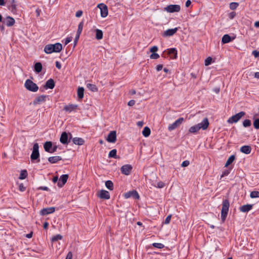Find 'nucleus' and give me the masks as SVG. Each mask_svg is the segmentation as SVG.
Here are the masks:
<instances>
[{
  "label": "nucleus",
  "mask_w": 259,
  "mask_h": 259,
  "mask_svg": "<svg viewBox=\"0 0 259 259\" xmlns=\"http://www.w3.org/2000/svg\"><path fill=\"white\" fill-rule=\"evenodd\" d=\"M62 49V46L60 43H56L55 44H49L46 45L44 48V51L47 54H51L52 53H59Z\"/></svg>",
  "instance_id": "nucleus-1"
},
{
  "label": "nucleus",
  "mask_w": 259,
  "mask_h": 259,
  "mask_svg": "<svg viewBox=\"0 0 259 259\" xmlns=\"http://www.w3.org/2000/svg\"><path fill=\"white\" fill-rule=\"evenodd\" d=\"M222 208L221 210V219L224 222L226 219L230 206V203L227 199L224 200L223 201Z\"/></svg>",
  "instance_id": "nucleus-2"
},
{
  "label": "nucleus",
  "mask_w": 259,
  "mask_h": 259,
  "mask_svg": "<svg viewBox=\"0 0 259 259\" xmlns=\"http://www.w3.org/2000/svg\"><path fill=\"white\" fill-rule=\"evenodd\" d=\"M97 7L100 9V15L102 18H106L108 15L107 6L104 3L99 4Z\"/></svg>",
  "instance_id": "nucleus-3"
},
{
  "label": "nucleus",
  "mask_w": 259,
  "mask_h": 259,
  "mask_svg": "<svg viewBox=\"0 0 259 259\" xmlns=\"http://www.w3.org/2000/svg\"><path fill=\"white\" fill-rule=\"evenodd\" d=\"M25 87L28 90L34 92H36L38 89L36 84L30 79L26 80L25 83Z\"/></svg>",
  "instance_id": "nucleus-4"
},
{
  "label": "nucleus",
  "mask_w": 259,
  "mask_h": 259,
  "mask_svg": "<svg viewBox=\"0 0 259 259\" xmlns=\"http://www.w3.org/2000/svg\"><path fill=\"white\" fill-rule=\"evenodd\" d=\"M164 11L168 13L179 12L181 6L179 5H169L164 8Z\"/></svg>",
  "instance_id": "nucleus-5"
},
{
  "label": "nucleus",
  "mask_w": 259,
  "mask_h": 259,
  "mask_svg": "<svg viewBox=\"0 0 259 259\" xmlns=\"http://www.w3.org/2000/svg\"><path fill=\"white\" fill-rule=\"evenodd\" d=\"M245 115V113L243 111L240 112L237 114L232 116L228 119V122L229 123H236L240 120V119Z\"/></svg>",
  "instance_id": "nucleus-6"
},
{
  "label": "nucleus",
  "mask_w": 259,
  "mask_h": 259,
  "mask_svg": "<svg viewBox=\"0 0 259 259\" xmlns=\"http://www.w3.org/2000/svg\"><path fill=\"white\" fill-rule=\"evenodd\" d=\"M38 149V144L37 143L34 144L33 147V151L30 156L31 160H36L38 158L39 156Z\"/></svg>",
  "instance_id": "nucleus-7"
},
{
  "label": "nucleus",
  "mask_w": 259,
  "mask_h": 259,
  "mask_svg": "<svg viewBox=\"0 0 259 259\" xmlns=\"http://www.w3.org/2000/svg\"><path fill=\"white\" fill-rule=\"evenodd\" d=\"M183 121L184 118L183 117L179 118L177 120H176L174 123L168 125V130L169 131H171L176 129L177 127H178L180 124L182 123Z\"/></svg>",
  "instance_id": "nucleus-8"
},
{
  "label": "nucleus",
  "mask_w": 259,
  "mask_h": 259,
  "mask_svg": "<svg viewBox=\"0 0 259 259\" xmlns=\"http://www.w3.org/2000/svg\"><path fill=\"white\" fill-rule=\"evenodd\" d=\"M133 166L131 164H125L121 166L120 170L122 174L128 176L132 170Z\"/></svg>",
  "instance_id": "nucleus-9"
},
{
  "label": "nucleus",
  "mask_w": 259,
  "mask_h": 259,
  "mask_svg": "<svg viewBox=\"0 0 259 259\" xmlns=\"http://www.w3.org/2000/svg\"><path fill=\"white\" fill-rule=\"evenodd\" d=\"M106 140L109 143H115L116 141V133L115 131H111L108 135Z\"/></svg>",
  "instance_id": "nucleus-10"
},
{
  "label": "nucleus",
  "mask_w": 259,
  "mask_h": 259,
  "mask_svg": "<svg viewBox=\"0 0 259 259\" xmlns=\"http://www.w3.org/2000/svg\"><path fill=\"white\" fill-rule=\"evenodd\" d=\"M209 124L208 120L207 118H205L203 119L201 122L196 124L197 126H199L200 130H205L207 128Z\"/></svg>",
  "instance_id": "nucleus-11"
},
{
  "label": "nucleus",
  "mask_w": 259,
  "mask_h": 259,
  "mask_svg": "<svg viewBox=\"0 0 259 259\" xmlns=\"http://www.w3.org/2000/svg\"><path fill=\"white\" fill-rule=\"evenodd\" d=\"M55 211V207H50L47 208H45L41 209L40 211V213L42 215H45L49 214H51L53 213Z\"/></svg>",
  "instance_id": "nucleus-12"
},
{
  "label": "nucleus",
  "mask_w": 259,
  "mask_h": 259,
  "mask_svg": "<svg viewBox=\"0 0 259 259\" xmlns=\"http://www.w3.org/2000/svg\"><path fill=\"white\" fill-rule=\"evenodd\" d=\"M68 178V175H62L58 182V186L59 187L61 188L66 183L67 179Z\"/></svg>",
  "instance_id": "nucleus-13"
},
{
  "label": "nucleus",
  "mask_w": 259,
  "mask_h": 259,
  "mask_svg": "<svg viewBox=\"0 0 259 259\" xmlns=\"http://www.w3.org/2000/svg\"><path fill=\"white\" fill-rule=\"evenodd\" d=\"M178 29V28L177 27H176L173 29H168L163 32L162 36L164 37H168L172 36L177 32Z\"/></svg>",
  "instance_id": "nucleus-14"
},
{
  "label": "nucleus",
  "mask_w": 259,
  "mask_h": 259,
  "mask_svg": "<svg viewBox=\"0 0 259 259\" xmlns=\"http://www.w3.org/2000/svg\"><path fill=\"white\" fill-rule=\"evenodd\" d=\"M98 196L102 199H109L110 198L109 192L105 190L100 191L98 193Z\"/></svg>",
  "instance_id": "nucleus-15"
},
{
  "label": "nucleus",
  "mask_w": 259,
  "mask_h": 259,
  "mask_svg": "<svg viewBox=\"0 0 259 259\" xmlns=\"http://www.w3.org/2000/svg\"><path fill=\"white\" fill-rule=\"evenodd\" d=\"M7 26H12L15 22L14 19L10 16L7 17L3 21Z\"/></svg>",
  "instance_id": "nucleus-16"
},
{
  "label": "nucleus",
  "mask_w": 259,
  "mask_h": 259,
  "mask_svg": "<svg viewBox=\"0 0 259 259\" xmlns=\"http://www.w3.org/2000/svg\"><path fill=\"white\" fill-rule=\"evenodd\" d=\"M124 196L125 198H128L131 197H133L136 199L139 198V195L137 192L136 191L128 192L124 194Z\"/></svg>",
  "instance_id": "nucleus-17"
},
{
  "label": "nucleus",
  "mask_w": 259,
  "mask_h": 259,
  "mask_svg": "<svg viewBox=\"0 0 259 259\" xmlns=\"http://www.w3.org/2000/svg\"><path fill=\"white\" fill-rule=\"evenodd\" d=\"M77 106H78L75 104H69L66 105L64 108V110L66 112H71L75 111L77 109Z\"/></svg>",
  "instance_id": "nucleus-18"
},
{
  "label": "nucleus",
  "mask_w": 259,
  "mask_h": 259,
  "mask_svg": "<svg viewBox=\"0 0 259 259\" xmlns=\"http://www.w3.org/2000/svg\"><path fill=\"white\" fill-rule=\"evenodd\" d=\"M47 97L45 95H41V96L37 97V98H35V99L33 101V104L34 105L39 104L41 103L45 102Z\"/></svg>",
  "instance_id": "nucleus-19"
},
{
  "label": "nucleus",
  "mask_w": 259,
  "mask_h": 259,
  "mask_svg": "<svg viewBox=\"0 0 259 259\" xmlns=\"http://www.w3.org/2000/svg\"><path fill=\"white\" fill-rule=\"evenodd\" d=\"M252 204L244 205L240 207L239 210L242 212H246L250 210L252 208Z\"/></svg>",
  "instance_id": "nucleus-20"
},
{
  "label": "nucleus",
  "mask_w": 259,
  "mask_h": 259,
  "mask_svg": "<svg viewBox=\"0 0 259 259\" xmlns=\"http://www.w3.org/2000/svg\"><path fill=\"white\" fill-rule=\"evenodd\" d=\"M55 87V82L53 79H49L46 83L45 88L46 89H53Z\"/></svg>",
  "instance_id": "nucleus-21"
},
{
  "label": "nucleus",
  "mask_w": 259,
  "mask_h": 259,
  "mask_svg": "<svg viewBox=\"0 0 259 259\" xmlns=\"http://www.w3.org/2000/svg\"><path fill=\"white\" fill-rule=\"evenodd\" d=\"M240 151L246 154H248L251 152V148L249 146H243L240 148Z\"/></svg>",
  "instance_id": "nucleus-22"
},
{
  "label": "nucleus",
  "mask_w": 259,
  "mask_h": 259,
  "mask_svg": "<svg viewBox=\"0 0 259 259\" xmlns=\"http://www.w3.org/2000/svg\"><path fill=\"white\" fill-rule=\"evenodd\" d=\"M62 159V158L59 156H52L48 158V161L51 163H56L59 161L61 160Z\"/></svg>",
  "instance_id": "nucleus-23"
},
{
  "label": "nucleus",
  "mask_w": 259,
  "mask_h": 259,
  "mask_svg": "<svg viewBox=\"0 0 259 259\" xmlns=\"http://www.w3.org/2000/svg\"><path fill=\"white\" fill-rule=\"evenodd\" d=\"M68 135L66 132H63L61 136L60 141V142L62 144H65L68 143Z\"/></svg>",
  "instance_id": "nucleus-24"
},
{
  "label": "nucleus",
  "mask_w": 259,
  "mask_h": 259,
  "mask_svg": "<svg viewBox=\"0 0 259 259\" xmlns=\"http://www.w3.org/2000/svg\"><path fill=\"white\" fill-rule=\"evenodd\" d=\"M44 147L47 152L51 153L52 148V143L50 141L45 142L44 145Z\"/></svg>",
  "instance_id": "nucleus-25"
},
{
  "label": "nucleus",
  "mask_w": 259,
  "mask_h": 259,
  "mask_svg": "<svg viewBox=\"0 0 259 259\" xmlns=\"http://www.w3.org/2000/svg\"><path fill=\"white\" fill-rule=\"evenodd\" d=\"M72 142L74 144L78 145H82L84 143L83 139L77 137L73 138Z\"/></svg>",
  "instance_id": "nucleus-26"
},
{
  "label": "nucleus",
  "mask_w": 259,
  "mask_h": 259,
  "mask_svg": "<svg viewBox=\"0 0 259 259\" xmlns=\"http://www.w3.org/2000/svg\"><path fill=\"white\" fill-rule=\"evenodd\" d=\"M168 54L170 55H173L171 56L172 59H175L177 57V51L175 48H171L168 50Z\"/></svg>",
  "instance_id": "nucleus-27"
},
{
  "label": "nucleus",
  "mask_w": 259,
  "mask_h": 259,
  "mask_svg": "<svg viewBox=\"0 0 259 259\" xmlns=\"http://www.w3.org/2000/svg\"><path fill=\"white\" fill-rule=\"evenodd\" d=\"M84 96V89L83 87H79L77 90V97L79 99H82Z\"/></svg>",
  "instance_id": "nucleus-28"
},
{
  "label": "nucleus",
  "mask_w": 259,
  "mask_h": 259,
  "mask_svg": "<svg viewBox=\"0 0 259 259\" xmlns=\"http://www.w3.org/2000/svg\"><path fill=\"white\" fill-rule=\"evenodd\" d=\"M199 130H200L199 126H197V125H195L191 126L189 129V132L191 133L196 134L198 132V131Z\"/></svg>",
  "instance_id": "nucleus-29"
},
{
  "label": "nucleus",
  "mask_w": 259,
  "mask_h": 259,
  "mask_svg": "<svg viewBox=\"0 0 259 259\" xmlns=\"http://www.w3.org/2000/svg\"><path fill=\"white\" fill-rule=\"evenodd\" d=\"M231 41V38L228 34L224 35L222 38V42L223 44H227Z\"/></svg>",
  "instance_id": "nucleus-30"
},
{
  "label": "nucleus",
  "mask_w": 259,
  "mask_h": 259,
  "mask_svg": "<svg viewBox=\"0 0 259 259\" xmlns=\"http://www.w3.org/2000/svg\"><path fill=\"white\" fill-rule=\"evenodd\" d=\"M150 129L147 126H145L142 131V134L145 137H149L150 135Z\"/></svg>",
  "instance_id": "nucleus-31"
},
{
  "label": "nucleus",
  "mask_w": 259,
  "mask_h": 259,
  "mask_svg": "<svg viewBox=\"0 0 259 259\" xmlns=\"http://www.w3.org/2000/svg\"><path fill=\"white\" fill-rule=\"evenodd\" d=\"M96 38L98 39H101L103 38V32L102 30L97 29L96 30Z\"/></svg>",
  "instance_id": "nucleus-32"
},
{
  "label": "nucleus",
  "mask_w": 259,
  "mask_h": 259,
  "mask_svg": "<svg viewBox=\"0 0 259 259\" xmlns=\"http://www.w3.org/2000/svg\"><path fill=\"white\" fill-rule=\"evenodd\" d=\"M34 70L37 73H39L42 70V65L40 62H37L34 65Z\"/></svg>",
  "instance_id": "nucleus-33"
},
{
  "label": "nucleus",
  "mask_w": 259,
  "mask_h": 259,
  "mask_svg": "<svg viewBox=\"0 0 259 259\" xmlns=\"http://www.w3.org/2000/svg\"><path fill=\"white\" fill-rule=\"evenodd\" d=\"M17 8V5L16 4V2L15 0H11L10 1V9L12 12H14L16 11Z\"/></svg>",
  "instance_id": "nucleus-34"
},
{
  "label": "nucleus",
  "mask_w": 259,
  "mask_h": 259,
  "mask_svg": "<svg viewBox=\"0 0 259 259\" xmlns=\"http://www.w3.org/2000/svg\"><path fill=\"white\" fill-rule=\"evenodd\" d=\"M87 87L92 92H97L98 91V88L97 87L93 84L88 83L87 84Z\"/></svg>",
  "instance_id": "nucleus-35"
},
{
  "label": "nucleus",
  "mask_w": 259,
  "mask_h": 259,
  "mask_svg": "<svg viewBox=\"0 0 259 259\" xmlns=\"http://www.w3.org/2000/svg\"><path fill=\"white\" fill-rule=\"evenodd\" d=\"M105 186L110 190H112L113 189V183L111 181H107L105 182Z\"/></svg>",
  "instance_id": "nucleus-36"
},
{
  "label": "nucleus",
  "mask_w": 259,
  "mask_h": 259,
  "mask_svg": "<svg viewBox=\"0 0 259 259\" xmlns=\"http://www.w3.org/2000/svg\"><path fill=\"white\" fill-rule=\"evenodd\" d=\"M235 160V156L234 155L230 156L228 159L226 164L225 166H228L230 164H231L233 161Z\"/></svg>",
  "instance_id": "nucleus-37"
},
{
  "label": "nucleus",
  "mask_w": 259,
  "mask_h": 259,
  "mask_svg": "<svg viewBox=\"0 0 259 259\" xmlns=\"http://www.w3.org/2000/svg\"><path fill=\"white\" fill-rule=\"evenodd\" d=\"M27 172L26 170H21L19 178L20 180H24L27 177Z\"/></svg>",
  "instance_id": "nucleus-38"
},
{
  "label": "nucleus",
  "mask_w": 259,
  "mask_h": 259,
  "mask_svg": "<svg viewBox=\"0 0 259 259\" xmlns=\"http://www.w3.org/2000/svg\"><path fill=\"white\" fill-rule=\"evenodd\" d=\"M116 152L117 151L116 149H113L111 150L108 154V157L109 158H116Z\"/></svg>",
  "instance_id": "nucleus-39"
},
{
  "label": "nucleus",
  "mask_w": 259,
  "mask_h": 259,
  "mask_svg": "<svg viewBox=\"0 0 259 259\" xmlns=\"http://www.w3.org/2000/svg\"><path fill=\"white\" fill-rule=\"evenodd\" d=\"M251 198H259V192L257 191H252L250 194Z\"/></svg>",
  "instance_id": "nucleus-40"
},
{
  "label": "nucleus",
  "mask_w": 259,
  "mask_h": 259,
  "mask_svg": "<svg viewBox=\"0 0 259 259\" xmlns=\"http://www.w3.org/2000/svg\"><path fill=\"white\" fill-rule=\"evenodd\" d=\"M83 26V23L82 22H81L78 24V29H77V33H76L77 34L80 35V34L82 31Z\"/></svg>",
  "instance_id": "nucleus-41"
},
{
  "label": "nucleus",
  "mask_w": 259,
  "mask_h": 259,
  "mask_svg": "<svg viewBox=\"0 0 259 259\" xmlns=\"http://www.w3.org/2000/svg\"><path fill=\"white\" fill-rule=\"evenodd\" d=\"M62 239V236L60 234H58V235H56L53 236L52 238V241L53 242L57 241L59 240H61Z\"/></svg>",
  "instance_id": "nucleus-42"
},
{
  "label": "nucleus",
  "mask_w": 259,
  "mask_h": 259,
  "mask_svg": "<svg viewBox=\"0 0 259 259\" xmlns=\"http://www.w3.org/2000/svg\"><path fill=\"white\" fill-rule=\"evenodd\" d=\"M238 5H239L237 3H235V2L231 3L230 4V8L231 10H235L237 8Z\"/></svg>",
  "instance_id": "nucleus-43"
},
{
  "label": "nucleus",
  "mask_w": 259,
  "mask_h": 259,
  "mask_svg": "<svg viewBox=\"0 0 259 259\" xmlns=\"http://www.w3.org/2000/svg\"><path fill=\"white\" fill-rule=\"evenodd\" d=\"M251 125V121L249 119H245L243 122V125L245 127H248Z\"/></svg>",
  "instance_id": "nucleus-44"
},
{
  "label": "nucleus",
  "mask_w": 259,
  "mask_h": 259,
  "mask_svg": "<svg viewBox=\"0 0 259 259\" xmlns=\"http://www.w3.org/2000/svg\"><path fill=\"white\" fill-rule=\"evenodd\" d=\"M152 245L154 247L159 249L162 248L164 246L163 244L160 243H154Z\"/></svg>",
  "instance_id": "nucleus-45"
},
{
  "label": "nucleus",
  "mask_w": 259,
  "mask_h": 259,
  "mask_svg": "<svg viewBox=\"0 0 259 259\" xmlns=\"http://www.w3.org/2000/svg\"><path fill=\"white\" fill-rule=\"evenodd\" d=\"M211 62H212L211 57H208L205 60V65L208 66L211 63Z\"/></svg>",
  "instance_id": "nucleus-46"
},
{
  "label": "nucleus",
  "mask_w": 259,
  "mask_h": 259,
  "mask_svg": "<svg viewBox=\"0 0 259 259\" xmlns=\"http://www.w3.org/2000/svg\"><path fill=\"white\" fill-rule=\"evenodd\" d=\"M253 124L255 128L259 129V119H255Z\"/></svg>",
  "instance_id": "nucleus-47"
},
{
  "label": "nucleus",
  "mask_w": 259,
  "mask_h": 259,
  "mask_svg": "<svg viewBox=\"0 0 259 259\" xmlns=\"http://www.w3.org/2000/svg\"><path fill=\"white\" fill-rule=\"evenodd\" d=\"M150 57L152 59H157L159 58V55L158 54L154 53H152L150 55Z\"/></svg>",
  "instance_id": "nucleus-48"
},
{
  "label": "nucleus",
  "mask_w": 259,
  "mask_h": 259,
  "mask_svg": "<svg viewBox=\"0 0 259 259\" xmlns=\"http://www.w3.org/2000/svg\"><path fill=\"white\" fill-rule=\"evenodd\" d=\"M171 215L170 214V215H168L165 219V221H164V224H168L169 223L170 221V220H171Z\"/></svg>",
  "instance_id": "nucleus-49"
},
{
  "label": "nucleus",
  "mask_w": 259,
  "mask_h": 259,
  "mask_svg": "<svg viewBox=\"0 0 259 259\" xmlns=\"http://www.w3.org/2000/svg\"><path fill=\"white\" fill-rule=\"evenodd\" d=\"M189 164H190L189 161L185 160L182 163L181 166L182 167H186V166H188L189 165Z\"/></svg>",
  "instance_id": "nucleus-50"
},
{
  "label": "nucleus",
  "mask_w": 259,
  "mask_h": 259,
  "mask_svg": "<svg viewBox=\"0 0 259 259\" xmlns=\"http://www.w3.org/2000/svg\"><path fill=\"white\" fill-rule=\"evenodd\" d=\"M158 51V47L157 46H153L150 49V52L154 53Z\"/></svg>",
  "instance_id": "nucleus-51"
},
{
  "label": "nucleus",
  "mask_w": 259,
  "mask_h": 259,
  "mask_svg": "<svg viewBox=\"0 0 259 259\" xmlns=\"http://www.w3.org/2000/svg\"><path fill=\"white\" fill-rule=\"evenodd\" d=\"M165 185L164 183L162 182H159L157 184V187L159 188H162L164 187Z\"/></svg>",
  "instance_id": "nucleus-52"
},
{
  "label": "nucleus",
  "mask_w": 259,
  "mask_h": 259,
  "mask_svg": "<svg viewBox=\"0 0 259 259\" xmlns=\"http://www.w3.org/2000/svg\"><path fill=\"white\" fill-rule=\"evenodd\" d=\"M19 188L20 191H21L22 192L24 191L26 189L22 183H21L19 184Z\"/></svg>",
  "instance_id": "nucleus-53"
},
{
  "label": "nucleus",
  "mask_w": 259,
  "mask_h": 259,
  "mask_svg": "<svg viewBox=\"0 0 259 259\" xmlns=\"http://www.w3.org/2000/svg\"><path fill=\"white\" fill-rule=\"evenodd\" d=\"M236 16V13L234 12H232L229 14V18L230 19H233Z\"/></svg>",
  "instance_id": "nucleus-54"
},
{
  "label": "nucleus",
  "mask_w": 259,
  "mask_h": 259,
  "mask_svg": "<svg viewBox=\"0 0 259 259\" xmlns=\"http://www.w3.org/2000/svg\"><path fill=\"white\" fill-rule=\"evenodd\" d=\"M79 36H80V35L77 34H76V36H75V39L74 40V47H75L76 45V44L78 41Z\"/></svg>",
  "instance_id": "nucleus-55"
},
{
  "label": "nucleus",
  "mask_w": 259,
  "mask_h": 259,
  "mask_svg": "<svg viewBox=\"0 0 259 259\" xmlns=\"http://www.w3.org/2000/svg\"><path fill=\"white\" fill-rule=\"evenodd\" d=\"M252 54L255 57H259V51L256 50L252 51Z\"/></svg>",
  "instance_id": "nucleus-56"
},
{
  "label": "nucleus",
  "mask_w": 259,
  "mask_h": 259,
  "mask_svg": "<svg viewBox=\"0 0 259 259\" xmlns=\"http://www.w3.org/2000/svg\"><path fill=\"white\" fill-rule=\"evenodd\" d=\"M82 15V11L81 10L77 11L75 14V16L76 17H80Z\"/></svg>",
  "instance_id": "nucleus-57"
},
{
  "label": "nucleus",
  "mask_w": 259,
  "mask_h": 259,
  "mask_svg": "<svg viewBox=\"0 0 259 259\" xmlns=\"http://www.w3.org/2000/svg\"><path fill=\"white\" fill-rule=\"evenodd\" d=\"M65 259H72V253L71 252H69L67 253Z\"/></svg>",
  "instance_id": "nucleus-58"
},
{
  "label": "nucleus",
  "mask_w": 259,
  "mask_h": 259,
  "mask_svg": "<svg viewBox=\"0 0 259 259\" xmlns=\"http://www.w3.org/2000/svg\"><path fill=\"white\" fill-rule=\"evenodd\" d=\"M38 189L39 190H44V191H49V189L48 187H46V186H41V187H39Z\"/></svg>",
  "instance_id": "nucleus-59"
},
{
  "label": "nucleus",
  "mask_w": 259,
  "mask_h": 259,
  "mask_svg": "<svg viewBox=\"0 0 259 259\" xmlns=\"http://www.w3.org/2000/svg\"><path fill=\"white\" fill-rule=\"evenodd\" d=\"M71 40H72V37H67L66 38V39H65V45L68 44V43L71 42Z\"/></svg>",
  "instance_id": "nucleus-60"
},
{
  "label": "nucleus",
  "mask_w": 259,
  "mask_h": 259,
  "mask_svg": "<svg viewBox=\"0 0 259 259\" xmlns=\"http://www.w3.org/2000/svg\"><path fill=\"white\" fill-rule=\"evenodd\" d=\"M135 104V101L134 100H130L128 102V105L130 106H133V105H134Z\"/></svg>",
  "instance_id": "nucleus-61"
},
{
  "label": "nucleus",
  "mask_w": 259,
  "mask_h": 259,
  "mask_svg": "<svg viewBox=\"0 0 259 259\" xmlns=\"http://www.w3.org/2000/svg\"><path fill=\"white\" fill-rule=\"evenodd\" d=\"M163 68V65L161 64H159L156 66V70L157 71H159L162 70Z\"/></svg>",
  "instance_id": "nucleus-62"
},
{
  "label": "nucleus",
  "mask_w": 259,
  "mask_h": 259,
  "mask_svg": "<svg viewBox=\"0 0 259 259\" xmlns=\"http://www.w3.org/2000/svg\"><path fill=\"white\" fill-rule=\"evenodd\" d=\"M55 64H56V67L57 68H58L59 69H60L61 68V65L60 63L58 61H56Z\"/></svg>",
  "instance_id": "nucleus-63"
},
{
  "label": "nucleus",
  "mask_w": 259,
  "mask_h": 259,
  "mask_svg": "<svg viewBox=\"0 0 259 259\" xmlns=\"http://www.w3.org/2000/svg\"><path fill=\"white\" fill-rule=\"evenodd\" d=\"M191 4V2L190 0H187L186 2L185 6L186 7H188Z\"/></svg>",
  "instance_id": "nucleus-64"
}]
</instances>
